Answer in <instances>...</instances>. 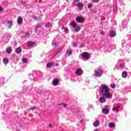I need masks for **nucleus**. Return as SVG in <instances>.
I'll use <instances>...</instances> for the list:
<instances>
[{"mask_svg": "<svg viewBox=\"0 0 131 131\" xmlns=\"http://www.w3.org/2000/svg\"><path fill=\"white\" fill-rule=\"evenodd\" d=\"M100 92L104 98L106 99H112V94L110 93V89L106 85H101L100 88Z\"/></svg>", "mask_w": 131, "mask_h": 131, "instance_id": "nucleus-1", "label": "nucleus"}, {"mask_svg": "<svg viewBox=\"0 0 131 131\" xmlns=\"http://www.w3.org/2000/svg\"><path fill=\"white\" fill-rule=\"evenodd\" d=\"M122 77L123 78H126L127 77V72L124 71L122 73Z\"/></svg>", "mask_w": 131, "mask_h": 131, "instance_id": "nucleus-11", "label": "nucleus"}, {"mask_svg": "<svg viewBox=\"0 0 131 131\" xmlns=\"http://www.w3.org/2000/svg\"><path fill=\"white\" fill-rule=\"evenodd\" d=\"M101 21H104L105 20V17L104 16H101Z\"/></svg>", "mask_w": 131, "mask_h": 131, "instance_id": "nucleus-37", "label": "nucleus"}, {"mask_svg": "<svg viewBox=\"0 0 131 131\" xmlns=\"http://www.w3.org/2000/svg\"><path fill=\"white\" fill-rule=\"evenodd\" d=\"M62 52V49L60 48L57 50V51L56 52V54L53 56V57H55L56 55H58V54H60Z\"/></svg>", "mask_w": 131, "mask_h": 131, "instance_id": "nucleus-16", "label": "nucleus"}, {"mask_svg": "<svg viewBox=\"0 0 131 131\" xmlns=\"http://www.w3.org/2000/svg\"><path fill=\"white\" fill-rule=\"evenodd\" d=\"M94 72L95 73L96 76L97 77H101L103 74V70L100 69L95 70Z\"/></svg>", "mask_w": 131, "mask_h": 131, "instance_id": "nucleus-2", "label": "nucleus"}, {"mask_svg": "<svg viewBox=\"0 0 131 131\" xmlns=\"http://www.w3.org/2000/svg\"><path fill=\"white\" fill-rule=\"evenodd\" d=\"M120 108V105H117L116 107H114L112 109L113 111H116V112H119V109Z\"/></svg>", "mask_w": 131, "mask_h": 131, "instance_id": "nucleus-10", "label": "nucleus"}, {"mask_svg": "<svg viewBox=\"0 0 131 131\" xmlns=\"http://www.w3.org/2000/svg\"><path fill=\"white\" fill-rule=\"evenodd\" d=\"M80 47V48H83V47H84V44H81Z\"/></svg>", "mask_w": 131, "mask_h": 131, "instance_id": "nucleus-40", "label": "nucleus"}, {"mask_svg": "<svg viewBox=\"0 0 131 131\" xmlns=\"http://www.w3.org/2000/svg\"><path fill=\"white\" fill-rule=\"evenodd\" d=\"M109 34L111 37H113L116 35V32L114 31H111L109 33Z\"/></svg>", "mask_w": 131, "mask_h": 131, "instance_id": "nucleus-9", "label": "nucleus"}, {"mask_svg": "<svg viewBox=\"0 0 131 131\" xmlns=\"http://www.w3.org/2000/svg\"><path fill=\"white\" fill-rule=\"evenodd\" d=\"M100 124V122L98 120H96L95 122L93 124L94 126H99Z\"/></svg>", "mask_w": 131, "mask_h": 131, "instance_id": "nucleus-17", "label": "nucleus"}, {"mask_svg": "<svg viewBox=\"0 0 131 131\" xmlns=\"http://www.w3.org/2000/svg\"><path fill=\"white\" fill-rule=\"evenodd\" d=\"M105 97H100L99 98V102H100L101 103H105L106 102V99H105Z\"/></svg>", "mask_w": 131, "mask_h": 131, "instance_id": "nucleus-12", "label": "nucleus"}, {"mask_svg": "<svg viewBox=\"0 0 131 131\" xmlns=\"http://www.w3.org/2000/svg\"><path fill=\"white\" fill-rule=\"evenodd\" d=\"M7 23L9 24L8 28H11V27H12V26H13V21H11L8 20V21H7Z\"/></svg>", "mask_w": 131, "mask_h": 131, "instance_id": "nucleus-18", "label": "nucleus"}, {"mask_svg": "<svg viewBox=\"0 0 131 131\" xmlns=\"http://www.w3.org/2000/svg\"><path fill=\"white\" fill-rule=\"evenodd\" d=\"M51 24L50 23H47L46 25V27H51Z\"/></svg>", "mask_w": 131, "mask_h": 131, "instance_id": "nucleus-30", "label": "nucleus"}, {"mask_svg": "<svg viewBox=\"0 0 131 131\" xmlns=\"http://www.w3.org/2000/svg\"><path fill=\"white\" fill-rule=\"evenodd\" d=\"M22 61L24 63H26L27 62V59L26 58H24Z\"/></svg>", "mask_w": 131, "mask_h": 131, "instance_id": "nucleus-28", "label": "nucleus"}, {"mask_svg": "<svg viewBox=\"0 0 131 131\" xmlns=\"http://www.w3.org/2000/svg\"><path fill=\"white\" fill-rule=\"evenodd\" d=\"M88 7L89 9H91V8H92V7H93V4L89 3L88 4Z\"/></svg>", "mask_w": 131, "mask_h": 131, "instance_id": "nucleus-27", "label": "nucleus"}, {"mask_svg": "<svg viewBox=\"0 0 131 131\" xmlns=\"http://www.w3.org/2000/svg\"><path fill=\"white\" fill-rule=\"evenodd\" d=\"M100 34H102V35H104V34H105V33L102 31L101 32H100Z\"/></svg>", "mask_w": 131, "mask_h": 131, "instance_id": "nucleus-38", "label": "nucleus"}, {"mask_svg": "<svg viewBox=\"0 0 131 131\" xmlns=\"http://www.w3.org/2000/svg\"><path fill=\"white\" fill-rule=\"evenodd\" d=\"M111 86L113 89H114V88H115V84H111Z\"/></svg>", "mask_w": 131, "mask_h": 131, "instance_id": "nucleus-35", "label": "nucleus"}, {"mask_svg": "<svg viewBox=\"0 0 131 131\" xmlns=\"http://www.w3.org/2000/svg\"><path fill=\"white\" fill-rule=\"evenodd\" d=\"M62 29H63L66 32H68V28L64 27V26H62Z\"/></svg>", "mask_w": 131, "mask_h": 131, "instance_id": "nucleus-26", "label": "nucleus"}, {"mask_svg": "<svg viewBox=\"0 0 131 131\" xmlns=\"http://www.w3.org/2000/svg\"><path fill=\"white\" fill-rule=\"evenodd\" d=\"M73 46L74 47H76V43H73Z\"/></svg>", "mask_w": 131, "mask_h": 131, "instance_id": "nucleus-42", "label": "nucleus"}, {"mask_svg": "<svg viewBox=\"0 0 131 131\" xmlns=\"http://www.w3.org/2000/svg\"><path fill=\"white\" fill-rule=\"evenodd\" d=\"M76 2H79V0H76Z\"/></svg>", "mask_w": 131, "mask_h": 131, "instance_id": "nucleus-45", "label": "nucleus"}, {"mask_svg": "<svg viewBox=\"0 0 131 131\" xmlns=\"http://www.w3.org/2000/svg\"><path fill=\"white\" fill-rule=\"evenodd\" d=\"M102 112L104 114H108L109 113V110L104 108L102 109Z\"/></svg>", "mask_w": 131, "mask_h": 131, "instance_id": "nucleus-15", "label": "nucleus"}, {"mask_svg": "<svg viewBox=\"0 0 131 131\" xmlns=\"http://www.w3.org/2000/svg\"><path fill=\"white\" fill-rule=\"evenodd\" d=\"M76 6H78V8H79V10H80V11H81V10H82V8H83V4L82 3H78L76 4Z\"/></svg>", "mask_w": 131, "mask_h": 131, "instance_id": "nucleus-7", "label": "nucleus"}, {"mask_svg": "<svg viewBox=\"0 0 131 131\" xmlns=\"http://www.w3.org/2000/svg\"><path fill=\"white\" fill-rule=\"evenodd\" d=\"M52 65H54V62H49L47 64V67L50 68Z\"/></svg>", "mask_w": 131, "mask_h": 131, "instance_id": "nucleus-24", "label": "nucleus"}, {"mask_svg": "<svg viewBox=\"0 0 131 131\" xmlns=\"http://www.w3.org/2000/svg\"><path fill=\"white\" fill-rule=\"evenodd\" d=\"M108 126L109 127H114V126H115V124L111 122L108 124Z\"/></svg>", "mask_w": 131, "mask_h": 131, "instance_id": "nucleus-23", "label": "nucleus"}, {"mask_svg": "<svg viewBox=\"0 0 131 131\" xmlns=\"http://www.w3.org/2000/svg\"><path fill=\"white\" fill-rule=\"evenodd\" d=\"M52 126V125L51 124H49V127H51Z\"/></svg>", "mask_w": 131, "mask_h": 131, "instance_id": "nucleus-44", "label": "nucleus"}, {"mask_svg": "<svg viewBox=\"0 0 131 131\" xmlns=\"http://www.w3.org/2000/svg\"><path fill=\"white\" fill-rule=\"evenodd\" d=\"M66 53L68 54V56H70V55H72V51L67 50L66 51Z\"/></svg>", "mask_w": 131, "mask_h": 131, "instance_id": "nucleus-25", "label": "nucleus"}, {"mask_svg": "<svg viewBox=\"0 0 131 131\" xmlns=\"http://www.w3.org/2000/svg\"><path fill=\"white\" fill-rule=\"evenodd\" d=\"M4 11V8L0 6V12H3Z\"/></svg>", "mask_w": 131, "mask_h": 131, "instance_id": "nucleus-36", "label": "nucleus"}, {"mask_svg": "<svg viewBox=\"0 0 131 131\" xmlns=\"http://www.w3.org/2000/svg\"><path fill=\"white\" fill-rule=\"evenodd\" d=\"M3 62L5 64L7 65L9 63V59L8 58H4L3 59Z\"/></svg>", "mask_w": 131, "mask_h": 131, "instance_id": "nucleus-19", "label": "nucleus"}, {"mask_svg": "<svg viewBox=\"0 0 131 131\" xmlns=\"http://www.w3.org/2000/svg\"><path fill=\"white\" fill-rule=\"evenodd\" d=\"M34 109H35V107H32V108H31V110H34Z\"/></svg>", "mask_w": 131, "mask_h": 131, "instance_id": "nucleus-43", "label": "nucleus"}, {"mask_svg": "<svg viewBox=\"0 0 131 131\" xmlns=\"http://www.w3.org/2000/svg\"><path fill=\"white\" fill-rule=\"evenodd\" d=\"M6 52L8 53V54H11V53H12V49L10 47L6 49Z\"/></svg>", "mask_w": 131, "mask_h": 131, "instance_id": "nucleus-20", "label": "nucleus"}, {"mask_svg": "<svg viewBox=\"0 0 131 131\" xmlns=\"http://www.w3.org/2000/svg\"><path fill=\"white\" fill-rule=\"evenodd\" d=\"M41 27V26L40 25H37L36 26L35 29H37L38 28H40Z\"/></svg>", "mask_w": 131, "mask_h": 131, "instance_id": "nucleus-29", "label": "nucleus"}, {"mask_svg": "<svg viewBox=\"0 0 131 131\" xmlns=\"http://www.w3.org/2000/svg\"><path fill=\"white\" fill-rule=\"evenodd\" d=\"M59 105H62L63 107H67V104H64V103H61V104H59Z\"/></svg>", "mask_w": 131, "mask_h": 131, "instance_id": "nucleus-34", "label": "nucleus"}, {"mask_svg": "<svg viewBox=\"0 0 131 131\" xmlns=\"http://www.w3.org/2000/svg\"><path fill=\"white\" fill-rule=\"evenodd\" d=\"M0 64H1V61H0Z\"/></svg>", "mask_w": 131, "mask_h": 131, "instance_id": "nucleus-48", "label": "nucleus"}, {"mask_svg": "<svg viewBox=\"0 0 131 131\" xmlns=\"http://www.w3.org/2000/svg\"><path fill=\"white\" fill-rule=\"evenodd\" d=\"M76 21L78 23H83L84 22V18L81 16H78L76 18Z\"/></svg>", "mask_w": 131, "mask_h": 131, "instance_id": "nucleus-4", "label": "nucleus"}, {"mask_svg": "<svg viewBox=\"0 0 131 131\" xmlns=\"http://www.w3.org/2000/svg\"><path fill=\"white\" fill-rule=\"evenodd\" d=\"M15 52L16 54H21L22 53V49H21V48L18 47L16 49Z\"/></svg>", "mask_w": 131, "mask_h": 131, "instance_id": "nucleus-13", "label": "nucleus"}, {"mask_svg": "<svg viewBox=\"0 0 131 131\" xmlns=\"http://www.w3.org/2000/svg\"><path fill=\"white\" fill-rule=\"evenodd\" d=\"M22 22H23V18H22L21 16H19L17 20V24L21 25V24H22Z\"/></svg>", "mask_w": 131, "mask_h": 131, "instance_id": "nucleus-6", "label": "nucleus"}, {"mask_svg": "<svg viewBox=\"0 0 131 131\" xmlns=\"http://www.w3.org/2000/svg\"><path fill=\"white\" fill-rule=\"evenodd\" d=\"M54 42H55V40H53V41H52V45H53V46H56V44H54Z\"/></svg>", "mask_w": 131, "mask_h": 131, "instance_id": "nucleus-41", "label": "nucleus"}, {"mask_svg": "<svg viewBox=\"0 0 131 131\" xmlns=\"http://www.w3.org/2000/svg\"><path fill=\"white\" fill-rule=\"evenodd\" d=\"M76 75H82L83 74V71L81 69H77L76 71Z\"/></svg>", "mask_w": 131, "mask_h": 131, "instance_id": "nucleus-5", "label": "nucleus"}, {"mask_svg": "<svg viewBox=\"0 0 131 131\" xmlns=\"http://www.w3.org/2000/svg\"><path fill=\"white\" fill-rule=\"evenodd\" d=\"M80 29H81L80 27L79 26H77L75 29L76 32H78V31H79Z\"/></svg>", "mask_w": 131, "mask_h": 131, "instance_id": "nucleus-22", "label": "nucleus"}, {"mask_svg": "<svg viewBox=\"0 0 131 131\" xmlns=\"http://www.w3.org/2000/svg\"><path fill=\"white\" fill-rule=\"evenodd\" d=\"M120 68H122L123 69V68H124V67H125V66H124V64H121L120 65Z\"/></svg>", "mask_w": 131, "mask_h": 131, "instance_id": "nucleus-33", "label": "nucleus"}, {"mask_svg": "<svg viewBox=\"0 0 131 131\" xmlns=\"http://www.w3.org/2000/svg\"><path fill=\"white\" fill-rule=\"evenodd\" d=\"M71 26H72L73 28H76V27L77 26V25L74 21H72L71 23Z\"/></svg>", "mask_w": 131, "mask_h": 131, "instance_id": "nucleus-14", "label": "nucleus"}, {"mask_svg": "<svg viewBox=\"0 0 131 131\" xmlns=\"http://www.w3.org/2000/svg\"><path fill=\"white\" fill-rule=\"evenodd\" d=\"M81 121V122H82V121Z\"/></svg>", "mask_w": 131, "mask_h": 131, "instance_id": "nucleus-47", "label": "nucleus"}, {"mask_svg": "<svg viewBox=\"0 0 131 131\" xmlns=\"http://www.w3.org/2000/svg\"><path fill=\"white\" fill-rule=\"evenodd\" d=\"M34 45H35V42H29L28 43V47H33V46H34Z\"/></svg>", "mask_w": 131, "mask_h": 131, "instance_id": "nucleus-21", "label": "nucleus"}, {"mask_svg": "<svg viewBox=\"0 0 131 131\" xmlns=\"http://www.w3.org/2000/svg\"><path fill=\"white\" fill-rule=\"evenodd\" d=\"M93 3H99V2H100V0H92Z\"/></svg>", "mask_w": 131, "mask_h": 131, "instance_id": "nucleus-31", "label": "nucleus"}, {"mask_svg": "<svg viewBox=\"0 0 131 131\" xmlns=\"http://www.w3.org/2000/svg\"><path fill=\"white\" fill-rule=\"evenodd\" d=\"M81 55L82 58H83V59H85L86 60L90 59L91 57V55L87 52H83L81 54Z\"/></svg>", "mask_w": 131, "mask_h": 131, "instance_id": "nucleus-3", "label": "nucleus"}, {"mask_svg": "<svg viewBox=\"0 0 131 131\" xmlns=\"http://www.w3.org/2000/svg\"><path fill=\"white\" fill-rule=\"evenodd\" d=\"M39 20H40V18H39Z\"/></svg>", "mask_w": 131, "mask_h": 131, "instance_id": "nucleus-46", "label": "nucleus"}, {"mask_svg": "<svg viewBox=\"0 0 131 131\" xmlns=\"http://www.w3.org/2000/svg\"><path fill=\"white\" fill-rule=\"evenodd\" d=\"M26 36H29V33H26Z\"/></svg>", "mask_w": 131, "mask_h": 131, "instance_id": "nucleus-39", "label": "nucleus"}, {"mask_svg": "<svg viewBox=\"0 0 131 131\" xmlns=\"http://www.w3.org/2000/svg\"><path fill=\"white\" fill-rule=\"evenodd\" d=\"M59 83V80L58 79H54L52 82L53 85H58Z\"/></svg>", "mask_w": 131, "mask_h": 131, "instance_id": "nucleus-8", "label": "nucleus"}, {"mask_svg": "<svg viewBox=\"0 0 131 131\" xmlns=\"http://www.w3.org/2000/svg\"><path fill=\"white\" fill-rule=\"evenodd\" d=\"M32 18H33L34 19V20H38V19H37V16L33 15Z\"/></svg>", "mask_w": 131, "mask_h": 131, "instance_id": "nucleus-32", "label": "nucleus"}]
</instances>
